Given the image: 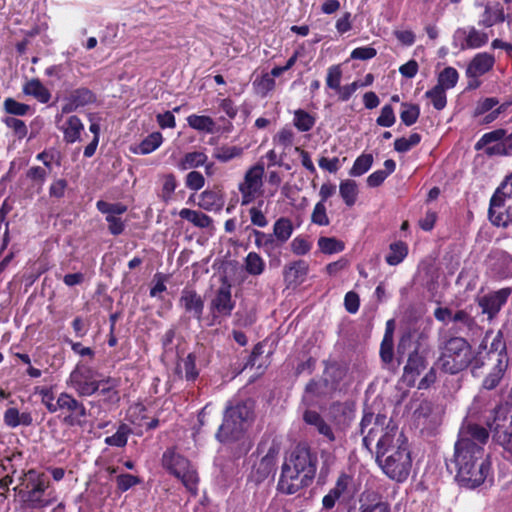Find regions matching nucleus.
I'll use <instances>...</instances> for the list:
<instances>
[{"label":"nucleus","instance_id":"nucleus-1","mask_svg":"<svg viewBox=\"0 0 512 512\" xmlns=\"http://www.w3.org/2000/svg\"><path fill=\"white\" fill-rule=\"evenodd\" d=\"M489 432L477 424L461 427L454 447L456 480L465 488L474 489L482 485L491 472L489 456L484 446Z\"/></svg>","mask_w":512,"mask_h":512},{"label":"nucleus","instance_id":"nucleus-2","mask_svg":"<svg viewBox=\"0 0 512 512\" xmlns=\"http://www.w3.org/2000/svg\"><path fill=\"white\" fill-rule=\"evenodd\" d=\"M376 462L392 480L405 481L412 468V457L407 438L397 427H392L378 438Z\"/></svg>","mask_w":512,"mask_h":512},{"label":"nucleus","instance_id":"nucleus-3","mask_svg":"<svg viewBox=\"0 0 512 512\" xmlns=\"http://www.w3.org/2000/svg\"><path fill=\"white\" fill-rule=\"evenodd\" d=\"M317 457L306 444L296 445L286 458L278 482L281 493L291 495L308 486L316 474Z\"/></svg>","mask_w":512,"mask_h":512},{"label":"nucleus","instance_id":"nucleus-4","mask_svg":"<svg viewBox=\"0 0 512 512\" xmlns=\"http://www.w3.org/2000/svg\"><path fill=\"white\" fill-rule=\"evenodd\" d=\"M355 406L350 402H336L329 408L328 418L315 410H305L303 421L312 427L327 442L332 443L340 439L341 434L350 425L354 418Z\"/></svg>","mask_w":512,"mask_h":512},{"label":"nucleus","instance_id":"nucleus-5","mask_svg":"<svg viewBox=\"0 0 512 512\" xmlns=\"http://www.w3.org/2000/svg\"><path fill=\"white\" fill-rule=\"evenodd\" d=\"M253 417L254 404L251 400H246L227 408L216 438L222 443L240 440Z\"/></svg>","mask_w":512,"mask_h":512},{"label":"nucleus","instance_id":"nucleus-6","mask_svg":"<svg viewBox=\"0 0 512 512\" xmlns=\"http://www.w3.org/2000/svg\"><path fill=\"white\" fill-rule=\"evenodd\" d=\"M440 350L439 365L449 374L463 371L474 359L472 347L463 337H450L440 345Z\"/></svg>","mask_w":512,"mask_h":512},{"label":"nucleus","instance_id":"nucleus-7","mask_svg":"<svg viewBox=\"0 0 512 512\" xmlns=\"http://www.w3.org/2000/svg\"><path fill=\"white\" fill-rule=\"evenodd\" d=\"M490 221L499 227L512 225V173L497 188L490 200Z\"/></svg>","mask_w":512,"mask_h":512},{"label":"nucleus","instance_id":"nucleus-8","mask_svg":"<svg viewBox=\"0 0 512 512\" xmlns=\"http://www.w3.org/2000/svg\"><path fill=\"white\" fill-rule=\"evenodd\" d=\"M162 465L180 479L190 493L197 494L198 475L186 458L176 453L174 449H167L162 455Z\"/></svg>","mask_w":512,"mask_h":512},{"label":"nucleus","instance_id":"nucleus-9","mask_svg":"<svg viewBox=\"0 0 512 512\" xmlns=\"http://www.w3.org/2000/svg\"><path fill=\"white\" fill-rule=\"evenodd\" d=\"M26 493L24 502L31 509H40L52 504L54 499L48 498L46 490L49 487V480L44 473L30 469L25 473Z\"/></svg>","mask_w":512,"mask_h":512},{"label":"nucleus","instance_id":"nucleus-10","mask_svg":"<svg viewBox=\"0 0 512 512\" xmlns=\"http://www.w3.org/2000/svg\"><path fill=\"white\" fill-rule=\"evenodd\" d=\"M67 385L80 397H89L98 392L102 383L95 369L83 362L77 363L69 375Z\"/></svg>","mask_w":512,"mask_h":512},{"label":"nucleus","instance_id":"nucleus-11","mask_svg":"<svg viewBox=\"0 0 512 512\" xmlns=\"http://www.w3.org/2000/svg\"><path fill=\"white\" fill-rule=\"evenodd\" d=\"M264 172L262 163L251 166L245 172L243 180L238 183L242 206L251 204L262 194Z\"/></svg>","mask_w":512,"mask_h":512},{"label":"nucleus","instance_id":"nucleus-12","mask_svg":"<svg viewBox=\"0 0 512 512\" xmlns=\"http://www.w3.org/2000/svg\"><path fill=\"white\" fill-rule=\"evenodd\" d=\"M396 427L384 414L365 413L360 422V433L363 435V445L368 450L376 439L384 435L389 428Z\"/></svg>","mask_w":512,"mask_h":512},{"label":"nucleus","instance_id":"nucleus-13","mask_svg":"<svg viewBox=\"0 0 512 512\" xmlns=\"http://www.w3.org/2000/svg\"><path fill=\"white\" fill-rule=\"evenodd\" d=\"M58 406L60 411L65 413L63 423L68 426L83 427L86 423L87 409L85 405L78 401L73 395L62 392L58 396Z\"/></svg>","mask_w":512,"mask_h":512},{"label":"nucleus","instance_id":"nucleus-14","mask_svg":"<svg viewBox=\"0 0 512 512\" xmlns=\"http://www.w3.org/2000/svg\"><path fill=\"white\" fill-rule=\"evenodd\" d=\"M235 308V301L232 299L231 286L227 283L221 285L214 293L209 309L212 315V322L210 325L219 323L220 317H229Z\"/></svg>","mask_w":512,"mask_h":512},{"label":"nucleus","instance_id":"nucleus-15","mask_svg":"<svg viewBox=\"0 0 512 512\" xmlns=\"http://www.w3.org/2000/svg\"><path fill=\"white\" fill-rule=\"evenodd\" d=\"M511 293V288H502L480 297L477 302L482 313L488 315L490 320L493 319L507 302Z\"/></svg>","mask_w":512,"mask_h":512},{"label":"nucleus","instance_id":"nucleus-16","mask_svg":"<svg viewBox=\"0 0 512 512\" xmlns=\"http://www.w3.org/2000/svg\"><path fill=\"white\" fill-rule=\"evenodd\" d=\"M489 267L500 277L512 276V256L501 249H493L487 256Z\"/></svg>","mask_w":512,"mask_h":512},{"label":"nucleus","instance_id":"nucleus-17","mask_svg":"<svg viewBox=\"0 0 512 512\" xmlns=\"http://www.w3.org/2000/svg\"><path fill=\"white\" fill-rule=\"evenodd\" d=\"M179 306L198 321H201L204 302L201 296L193 289L184 288L179 299Z\"/></svg>","mask_w":512,"mask_h":512},{"label":"nucleus","instance_id":"nucleus-18","mask_svg":"<svg viewBox=\"0 0 512 512\" xmlns=\"http://www.w3.org/2000/svg\"><path fill=\"white\" fill-rule=\"evenodd\" d=\"M495 64V57L487 52L477 53L469 62L466 76L469 79H478L489 72Z\"/></svg>","mask_w":512,"mask_h":512},{"label":"nucleus","instance_id":"nucleus-19","mask_svg":"<svg viewBox=\"0 0 512 512\" xmlns=\"http://www.w3.org/2000/svg\"><path fill=\"white\" fill-rule=\"evenodd\" d=\"M426 368V360L424 355L419 351L418 347L409 354L407 363L404 367L403 378L408 385L415 384L417 376Z\"/></svg>","mask_w":512,"mask_h":512},{"label":"nucleus","instance_id":"nucleus-20","mask_svg":"<svg viewBox=\"0 0 512 512\" xmlns=\"http://www.w3.org/2000/svg\"><path fill=\"white\" fill-rule=\"evenodd\" d=\"M95 101V95L87 88H79L71 92L62 106V113H71L78 108L86 106Z\"/></svg>","mask_w":512,"mask_h":512},{"label":"nucleus","instance_id":"nucleus-21","mask_svg":"<svg viewBox=\"0 0 512 512\" xmlns=\"http://www.w3.org/2000/svg\"><path fill=\"white\" fill-rule=\"evenodd\" d=\"M347 374V367L337 362L326 363L323 379L325 387H330V390L337 389L339 383L345 378Z\"/></svg>","mask_w":512,"mask_h":512},{"label":"nucleus","instance_id":"nucleus-22","mask_svg":"<svg viewBox=\"0 0 512 512\" xmlns=\"http://www.w3.org/2000/svg\"><path fill=\"white\" fill-rule=\"evenodd\" d=\"M278 454L279 448L272 445L268 449L267 453L261 458L260 462L255 466V473L258 475V481L264 480L275 470Z\"/></svg>","mask_w":512,"mask_h":512},{"label":"nucleus","instance_id":"nucleus-23","mask_svg":"<svg viewBox=\"0 0 512 512\" xmlns=\"http://www.w3.org/2000/svg\"><path fill=\"white\" fill-rule=\"evenodd\" d=\"M60 129L63 132L64 141L72 144L80 141L84 125L79 117L72 115L65 120Z\"/></svg>","mask_w":512,"mask_h":512},{"label":"nucleus","instance_id":"nucleus-24","mask_svg":"<svg viewBox=\"0 0 512 512\" xmlns=\"http://www.w3.org/2000/svg\"><path fill=\"white\" fill-rule=\"evenodd\" d=\"M309 266L306 261L298 260L290 263L284 268V280L288 284L301 283L308 273Z\"/></svg>","mask_w":512,"mask_h":512},{"label":"nucleus","instance_id":"nucleus-25","mask_svg":"<svg viewBox=\"0 0 512 512\" xmlns=\"http://www.w3.org/2000/svg\"><path fill=\"white\" fill-rule=\"evenodd\" d=\"M179 216L193 224L195 227L201 229L209 228L213 225V219L207 214L198 210L183 208L179 211Z\"/></svg>","mask_w":512,"mask_h":512},{"label":"nucleus","instance_id":"nucleus-26","mask_svg":"<svg viewBox=\"0 0 512 512\" xmlns=\"http://www.w3.org/2000/svg\"><path fill=\"white\" fill-rule=\"evenodd\" d=\"M223 205V198L218 192L205 190L199 195L198 206L206 211H220Z\"/></svg>","mask_w":512,"mask_h":512},{"label":"nucleus","instance_id":"nucleus-27","mask_svg":"<svg viewBox=\"0 0 512 512\" xmlns=\"http://www.w3.org/2000/svg\"><path fill=\"white\" fill-rule=\"evenodd\" d=\"M4 423L11 428H16L20 425L30 426L33 418L29 412L20 413L17 408H8L3 416Z\"/></svg>","mask_w":512,"mask_h":512},{"label":"nucleus","instance_id":"nucleus-28","mask_svg":"<svg viewBox=\"0 0 512 512\" xmlns=\"http://www.w3.org/2000/svg\"><path fill=\"white\" fill-rule=\"evenodd\" d=\"M208 156L204 152L193 151L186 153L177 163V168L186 171L206 164Z\"/></svg>","mask_w":512,"mask_h":512},{"label":"nucleus","instance_id":"nucleus-29","mask_svg":"<svg viewBox=\"0 0 512 512\" xmlns=\"http://www.w3.org/2000/svg\"><path fill=\"white\" fill-rule=\"evenodd\" d=\"M23 92L41 103H48L51 98L49 90L38 80L32 79L23 86Z\"/></svg>","mask_w":512,"mask_h":512},{"label":"nucleus","instance_id":"nucleus-30","mask_svg":"<svg viewBox=\"0 0 512 512\" xmlns=\"http://www.w3.org/2000/svg\"><path fill=\"white\" fill-rule=\"evenodd\" d=\"M294 231L291 219L287 217L278 218L273 224V234L284 245L292 236Z\"/></svg>","mask_w":512,"mask_h":512},{"label":"nucleus","instance_id":"nucleus-31","mask_svg":"<svg viewBox=\"0 0 512 512\" xmlns=\"http://www.w3.org/2000/svg\"><path fill=\"white\" fill-rule=\"evenodd\" d=\"M339 194L348 207H352L358 198V185L354 180L346 179L340 182Z\"/></svg>","mask_w":512,"mask_h":512},{"label":"nucleus","instance_id":"nucleus-32","mask_svg":"<svg viewBox=\"0 0 512 512\" xmlns=\"http://www.w3.org/2000/svg\"><path fill=\"white\" fill-rule=\"evenodd\" d=\"M244 149L239 146L222 145L214 149L213 157L221 163H227L233 159L240 158Z\"/></svg>","mask_w":512,"mask_h":512},{"label":"nucleus","instance_id":"nucleus-33","mask_svg":"<svg viewBox=\"0 0 512 512\" xmlns=\"http://www.w3.org/2000/svg\"><path fill=\"white\" fill-rule=\"evenodd\" d=\"M458 79V71L454 67H446L439 73L436 86L449 90L456 86Z\"/></svg>","mask_w":512,"mask_h":512},{"label":"nucleus","instance_id":"nucleus-34","mask_svg":"<svg viewBox=\"0 0 512 512\" xmlns=\"http://www.w3.org/2000/svg\"><path fill=\"white\" fill-rule=\"evenodd\" d=\"M506 365L502 359H498L497 364L493 367L492 371L483 380V388L486 390H492L498 386L501 381Z\"/></svg>","mask_w":512,"mask_h":512},{"label":"nucleus","instance_id":"nucleus-35","mask_svg":"<svg viewBox=\"0 0 512 512\" xmlns=\"http://www.w3.org/2000/svg\"><path fill=\"white\" fill-rule=\"evenodd\" d=\"M188 125L201 132L211 133L214 129V120L209 116L192 114L187 117Z\"/></svg>","mask_w":512,"mask_h":512},{"label":"nucleus","instance_id":"nucleus-36","mask_svg":"<svg viewBox=\"0 0 512 512\" xmlns=\"http://www.w3.org/2000/svg\"><path fill=\"white\" fill-rule=\"evenodd\" d=\"M407 253L408 248L404 242H395L390 245V252L386 255L385 260L389 265L395 266L404 260Z\"/></svg>","mask_w":512,"mask_h":512},{"label":"nucleus","instance_id":"nucleus-37","mask_svg":"<svg viewBox=\"0 0 512 512\" xmlns=\"http://www.w3.org/2000/svg\"><path fill=\"white\" fill-rule=\"evenodd\" d=\"M315 117L305 110L298 109L294 111L293 124L300 132H307L315 125Z\"/></svg>","mask_w":512,"mask_h":512},{"label":"nucleus","instance_id":"nucleus-38","mask_svg":"<svg viewBox=\"0 0 512 512\" xmlns=\"http://www.w3.org/2000/svg\"><path fill=\"white\" fill-rule=\"evenodd\" d=\"M162 141V134L160 132H153L142 140L136 152L142 155L152 153L162 144Z\"/></svg>","mask_w":512,"mask_h":512},{"label":"nucleus","instance_id":"nucleus-39","mask_svg":"<svg viewBox=\"0 0 512 512\" xmlns=\"http://www.w3.org/2000/svg\"><path fill=\"white\" fill-rule=\"evenodd\" d=\"M318 247L324 254H334L342 252L345 245L335 237H320L318 239Z\"/></svg>","mask_w":512,"mask_h":512},{"label":"nucleus","instance_id":"nucleus-40","mask_svg":"<svg viewBox=\"0 0 512 512\" xmlns=\"http://www.w3.org/2000/svg\"><path fill=\"white\" fill-rule=\"evenodd\" d=\"M487 33L476 30L475 28H471L466 36L465 46H462V49H476L484 46L488 42Z\"/></svg>","mask_w":512,"mask_h":512},{"label":"nucleus","instance_id":"nucleus-41","mask_svg":"<svg viewBox=\"0 0 512 512\" xmlns=\"http://www.w3.org/2000/svg\"><path fill=\"white\" fill-rule=\"evenodd\" d=\"M506 19L503 9L492 10L486 7L479 22L484 27H492L496 23L504 22Z\"/></svg>","mask_w":512,"mask_h":512},{"label":"nucleus","instance_id":"nucleus-42","mask_svg":"<svg viewBox=\"0 0 512 512\" xmlns=\"http://www.w3.org/2000/svg\"><path fill=\"white\" fill-rule=\"evenodd\" d=\"M373 164V156L371 154H362L356 158L352 168L349 171L351 176H361L365 174Z\"/></svg>","mask_w":512,"mask_h":512},{"label":"nucleus","instance_id":"nucleus-43","mask_svg":"<svg viewBox=\"0 0 512 512\" xmlns=\"http://www.w3.org/2000/svg\"><path fill=\"white\" fill-rule=\"evenodd\" d=\"M505 136H506V130L505 129H496V130H493L491 132L485 133L476 142L475 149L476 150H482L488 144L502 143L501 141L505 138Z\"/></svg>","mask_w":512,"mask_h":512},{"label":"nucleus","instance_id":"nucleus-44","mask_svg":"<svg viewBox=\"0 0 512 512\" xmlns=\"http://www.w3.org/2000/svg\"><path fill=\"white\" fill-rule=\"evenodd\" d=\"M245 268L250 275H260L264 271L265 263L259 254L250 252L245 259Z\"/></svg>","mask_w":512,"mask_h":512},{"label":"nucleus","instance_id":"nucleus-45","mask_svg":"<svg viewBox=\"0 0 512 512\" xmlns=\"http://www.w3.org/2000/svg\"><path fill=\"white\" fill-rule=\"evenodd\" d=\"M130 428L126 424H122L112 436L105 438V443L109 446L124 447L127 444Z\"/></svg>","mask_w":512,"mask_h":512},{"label":"nucleus","instance_id":"nucleus-46","mask_svg":"<svg viewBox=\"0 0 512 512\" xmlns=\"http://www.w3.org/2000/svg\"><path fill=\"white\" fill-rule=\"evenodd\" d=\"M446 90L434 86L432 89L425 93V96L431 101L432 105L437 110H442L447 104Z\"/></svg>","mask_w":512,"mask_h":512},{"label":"nucleus","instance_id":"nucleus-47","mask_svg":"<svg viewBox=\"0 0 512 512\" xmlns=\"http://www.w3.org/2000/svg\"><path fill=\"white\" fill-rule=\"evenodd\" d=\"M420 109L417 105L402 103V111L400 113L401 121L406 126L415 124L419 118Z\"/></svg>","mask_w":512,"mask_h":512},{"label":"nucleus","instance_id":"nucleus-48","mask_svg":"<svg viewBox=\"0 0 512 512\" xmlns=\"http://www.w3.org/2000/svg\"><path fill=\"white\" fill-rule=\"evenodd\" d=\"M421 141V135L412 133L408 138H397L394 142V149L399 153H405L417 146Z\"/></svg>","mask_w":512,"mask_h":512},{"label":"nucleus","instance_id":"nucleus-49","mask_svg":"<svg viewBox=\"0 0 512 512\" xmlns=\"http://www.w3.org/2000/svg\"><path fill=\"white\" fill-rule=\"evenodd\" d=\"M253 85L256 89V92L261 96H266L270 91L275 88L276 82L275 79L269 74L265 73L260 78H257Z\"/></svg>","mask_w":512,"mask_h":512},{"label":"nucleus","instance_id":"nucleus-50","mask_svg":"<svg viewBox=\"0 0 512 512\" xmlns=\"http://www.w3.org/2000/svg\"><path fill=\"white\" fill-rule=\"evenodd\" d=\"M180 371H184V377L187 381H194L198 377V370L195 364V356L189 354L182 363L178 365Z\"/></svg>","mask_w":512,"mask_h":512},{"label":"nucleus","instance_id":"nucleus-51","mask_svg":"<svg viewBox=\"0 0 512 512\" xmlns=\"http://www.w3.org/2000/svg\"><path fill=\"white\" fill-rule=\"evenodd\" d=\"M97 209L106 215H113L119 217L127 211V206L122 203H108L103 200H99L96 203Z\"/></svg>","mask_w":512,"mask_h":512},{"label":"nucleus","instance_id":"nucleus-52","mask_svg":"<svg viewBox=\"0 0 512 512\" xmlns=\"http://www.w3.org/2000/svg\"><path fill=\"white\" fill-rule=\"evenodd\" d=\"M342 69L340 65H332L327 69L326 86L335 92L341 87Z\"/></svg>","mask_w":512,"mask_h":512},{"label":"nucleus","instance_id":"nucleus-53","mask_svg":"<svg viewBox=\"0 0 512 512\" xmlns=\"http://www.w3.org/2000/svg\"><path fill=\"white\" fill-rule=\"evenodd\" d=\"M100 382L102 383L100 389L98 392H100L101 395L106 396V399L111 402H117L119 400L118 392L115 390L116 382L115 380L111 378L106 379H100Z\"/></svg>","mask_w":512,"mask_h":512},{"label":"nucleus","instance_id":"nucleus-54","mask_svg":"<svg viewBox=\"0 0 512 512\" xmlns=\"http://www.w3.org/2000/svg\"><path fill=\"white\" fill-rule=\"evenodd\" d=\"M311 222L318 226H328L330 224L327 215L326 206L322 202H317L311 214Z\"/></svg>","mask_w":512,"mask_h":512},{"label":"nucleus","instance_id":"nucleus-55","mask_svg":"<svg viewBox=\"0 0 512 512\" xmlns=\"http://www.w3.org/2000/svg\"><path fill=\"white\" fill-rule=\"evenodd\" d=\"M393 339L392 334L386 331L380 346V357L385 364H389L393 360Z\"/></svg>","mask_w":512,"mask_h":512},{"label":"nucleus","instance_id":"nucleus-56","mask_svg":"<svg viewBox=\"0 0 512 512\" xmlns=\"http://www.w3.org/2000/svg\"><path fill=\"white\" fill-rule=\"evenodd\" d=\"M177 187V181L173 174H166L163 177V185L160 197L164 202H169L172 199V195Z\"/></svg>","mask_w":512,"mask_h":512},{"label":"nucleus","instance_id":"nucleus-57","mask_svg":"<svg viewBox=\"0 0 512 512\" xmlns=\"http://www.w3.org/2000/svg\"><path fill=\"white\" fill-rule=\"evenodd\" d=\"M4 123L9 127L14 135L19 139H23L26 137L28 133L27 126L23 120H20L15 117H6L4 119Z\"/></svg>","mask_w":512,"mask_h":512},{"label":"nucleus","instance_id":"nucleus-58","mask_svg":"<svg viewBox=\"0 0 512 512\" xmlns=\"http://www.w3.org/2000/svg\"><path fill=\"white\" fill-rule=\"evenodd\" d=\"M4 109L9 114L24 116L30 110V106L24 103H20L13 98H7L4 101Z\"/></svg>","mask_w":512,"mask_h":512},{"label":"nucleus","instance_id":"nucleus-59","mask_svg":"<svg viewBox=\"0 0 512 512\" xmlns=\"http://www.w3.org/2000/svg\"><path fill=\"white\" fill-rule=\"evenodd\" d=\"M263 204V201L259 202L258 206H253L249 209V216L251 223L254 226L259 228H264L268 225V219L264 212L261 210L260 206Z\"/></svg>","mask_w":512,"mask_h":512},{"label":"nucleus","instance_id":"nucleus-60","mask_svg":"<svg viewBox=\"0 0 512 512\" xmlns=\"http://www.w3.org/2000/svg\"><path fill=\"white\" fill-rule=\"evenodd\" d=\"M290 246L295 255H305L311 250L312 243L304 236H297L292 240Z\"/></svg>","mask_w":512,"mask_h":512},{"label":"nucleus","instance_id":"nucleus-61","mask_svg":"<svg viewBox=\"0 0 512 512\" xmlns=\"http://www.w3.org/2000/svg\"><path fill=\"white\" fill-rule=\"evenodd\" d=\"M185 185L188 189L198 191L205 185L204 176L198 171H191L186 175Z\"/></svg>","mask_w":512,"mask_h":512},{"label":"nucleus","instance_id":"nucleus-62","mask_svg":"<svg viewBox=\"0 0 512 512\" xmlns=\"http://www.w3.org/2000/svg\"><path fill=\"white\" fill-rule=\"evenodd\" d=\"M294 137L295 135L292 129L284 127L274 136L273 141L286 149L292 146Z\"/></svg>","mask_w":512,"mask_h":512},{"label":"nucleus","instance_id":"nucleus-63","mask_svg":"<svg viewBox=\"0 0 512 512\" xmlns=\"http://www.w3.org/2000/svg\"><path fill=\"white\" fill-rule=\"evenodd\" d=\"M396 117L392 106L385 105L381 109V113L376 120V123L381 127H391L394 125Z\"/></svg>","mask_w":512,"mask_h":512},{"label":"nucleus","instance_id":"nucleus-64","mask_svg":"<svg viewBox=\"0 0 512 512\" xmlns=\"http://www.w3.org/2000/svg\"><path fill=\"white\" fill-rule=\"evenodd\" d=\"M357 512H391L387 502L377 501L375 503H360Z\"/></svg>","mask_w":512,"mask_h":512}]
</instances>
